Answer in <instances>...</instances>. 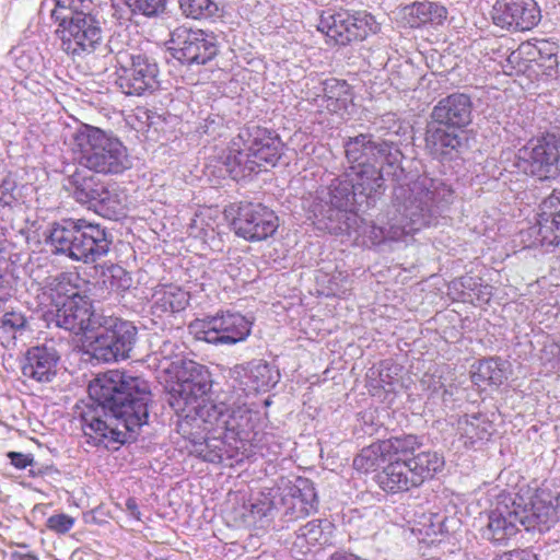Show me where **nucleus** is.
Returning a JSON list of instances; mask_svg holds the SVG:
<instances>
[{
  "label": "nucleus",
  "mask_w": 560,
  "mask_h": 560,
  "mask_svg": "<svg viewBox=\"0 0 560 560\" xmlns=\"http://www.w3.org/2000/svg\"><path fill=\"white\" fill-rule=\"evenodd\" d=\"M92 400L79 413L88 443L108 448L125 443L129 433L148 422L152 394L149 383L127 371L110 370L90 385Z\"/></svg>",
  "instance_id": "f257e3e1"
},
{
  "label": "nucleus",
  "mask_w": 560,
  "mask_h": 560,
  "mask_svg": "<svg viewBox=\"0 0 560 560\" xmlns=\"http://www.w3.org/2000/svg\"><path fill=\"white\" fill-rule=\"evenodd\" d=\"M454 191L443 180L420 176L408 188H400L396 198H404L399 226H392L386 237L398 241L428 226L431 220L453 201Z\"/></svg>",
  "instance_id": "f03ea898"
},
{
  "label": "nucleus",
  "mask_w": 560,
  "mask_h": 560,
  "mask_svg": "<svg viewBox=\"0 0 560 560\" xmlns=\"http://www.w3.org/2000/svg\"><path fill=\"white\" fill-rule=\"evenodd\" d=\"M47 243L54 247L55 253L89 264L108 254L113 235L98 223L68 219L51 224Z\"/></svg>",
  "instance_id": "7ed1b4c3"
},
{
  "label": "nucleus",
  "mask_w": 560,
  "mask_h": 560,
  "mask_svg": "<svg viewBox=\"0 0 560 560\" xmlns=\"http://www.w3.org/2000/svg\"><path fill=\"white\" fill-rule=\"evenodd\" d=\"M212 387L211 374L208 369L195 361H183L177 372V383L167 394V404L176 413L177 432L190 434V420L198 422L199 411L208 402V394Z\"/></svg>",
  "instance_id": "20e7f679"
},
{
  "label": "nucleus",
  "mask_w": 560,
  "mask_h": 560,
  "mask_svg": "<svg viewBox=\"0 0 560 560\" xmlns=\"http://www.w3.org/2000/svg\"><path fill=\"white\" fill-rule=\"evenodd\" d=\"M73 150L82 166L103 175L121 174L131 166L127 148L122 142L89 125H82L72 135Z\"/></svg>",
  "instance_id": "39448f33"
},
{
  "label": "nucleus",
  "mask_w": 560,
  "mask_h": 560,
  "mask_svg": "<svg viewBox=\"0 0 560 560\" xmlns=\"http://www.w3.org/2000/svg\"><path fill=\"white\" fill-rule=\"evenodd\" d=\"M51 18L60 21L58 32L63 51L73 58L102 57L98 69H107L106 58L116 51L118 45L114 37H110L107 44L103 43L101 24L91 13L62 15L52 10Z\"/></svg>",
  "instance_id": "423d86ee"
},
{
  "label": "nucleus",
  "mask_w": 560,
  "mask_h": 560,
  "mask_svg": "<svg viewBox=\"0 0 560 560\" xmlns=\"http://www.w3.org/2000/svg\"><path fill=\"white\" fill-rule=\"evenodd\" d=\"M96 319L97 323L91 331L95 334L92 343L94 358L103 362L129 358L137 339L136 326L105 312Z\"/></svg>",
  "instance_id": "0eeeda50"
},
{
  "label": "nucleus",
  "mask_w": 560,
  "mask_h": 560,
  "mask_svg": "<svg viewBox=\"0 0 560 560\" xmlns=\"http://www.w3.org/2000/svg\"><path fill=\"white\" fill-rule=\"evenodd\" d=\"M343 147L346 159L351 166H385L393 170V177H398V173L402 172V153L393 141L372 133H360L350 137Z\"/></svg>",
  "instance_id": "6e6552de"
},
{
  "label": "nucleus",
  "mask_w": 560,
  "mask_h": 560,
  "mask_svg": "<svg viewBox=\"0 0 560 560\" xmlns=\"http://www.w3.org/2000/svg\"><path fill=\"white\" fill-rule=\"evenodd\" d=\"M317 28L335 44L345 46L376 34L380 25L373 15L364 11L351 13L346 9H327L320 14Z\"/></svg>",
  "instance_id": "1a4fd4ad"
},
{
  "label": "nucleus",
  "mask_w": 560,
  "mask_h": 560,
  "mask_svg": "<svg viewBox=\"0 0 560 560\" xmlns=\"http://www.w3.org/2000/svg\"><path fill=\"white\" fill-rule=\"evenodd\" d=\"M114 54L119 66L116 84L124 94L142 96L158 89L159 68L153 60L119 47Z\"/></svg>",
  "instance_id": "9d476101"
},
{
  "label": "nucleus",
  "mask_w": 560,
  "mask_h": 560,
  "mask_svg": "<svg viewBox=\"0 0 560 560\" xmlns=\"http://www.w3.org/2000/svg\"><path fill=\"white\" fill-rule=\"evenodd\" d=\"M203 423V431L219 432L226 440L247 441L252 431V412L245 406L231 407L224 401L208 402L199 411L197 425Z\"/></svg>",
  "instance_id": "9b49d317"
},
{
  "label": "nucleus",
  "mask_w": 560,
  "mask_h": 560,
  "mask_svg": "<svg viewBox=\"0 0 560 560\" xmlns=\"http://www.w3.org/2000/svg\"><path fill=\"white\" fill-rule=\"evenodd\" d=\"M188 329L197 340L213 345H235L249 336L252 323L240 313L225 312L195 319Z\"/></svg>",
  "instance_id": "f8f14e48"
},
{
  "label": "nucleus",
  "mask_w": 560,
  "mask_h": 560,
  "mask_svg": "<svg viewBox=\"0 0 560 560\" xmlns=\"http://www.w3.org/2000/svg\"><path fill=\"white\" fill-rule=\"evenodd\" d=\"M518 160L524 172L539 178H551L560 175V136L547 133L535 143L518 150Z\"/></svg>",
  "instance_id": "ddd939ff"
},
{
  "label": "nucleus",
  "mask_w": 560,
  "mask_h": 560,
  "mask_svg": "<svg viewBox=\"0 0 560 560\" xmlns=\"http://www.w3.org/2000/svg\"><path fill=\"white\" fill-rule=\"evenodd\" d=\"M170 43L173 56L183 63L205 65L217 55L214 37L202 30L179 26L172 32Z\"/></svg>",
  "instance_id": "4468645a"
},
{
  "label": "nucleus",
  "mask_w": 560,
  "mask_h": 560,
  "mask_svg": "<svg viewBox=\"0 0 560 560\" xmlns=\"http://www.w3.org/2000/svg\"><path fill=\"white\" fill-rule=\"evenodd\" d=\"M104 311L95 312L89 295L68 303L55 304L45 313V320L77 335L91 332L97 323L96 317Z\"/></svg>",
  "instance_id": "2eb2a0df"
},
{
  "label": "nucleus",
  "mask_w": 560,
  "mask_h": 560,
  "mask_svg": "<svg viewBox=\"0 0 560 560\" xmlns=\"http://www.w3.org/2000/svg\"><path fill=\"white\" fill-rule=\"evenodd\" d=\"M236 235L249 242H259L272 236L279 226L276 213L261 203H241L232 221Z\"/></svg>",
  "instance_id": "dca6fc26"
},
{
  "label": "nucleus",
  "mask_w": 560,
  "mask_h": 560,
  "mask_svg": "<svg viewBox=\"0 0 560 560\" xmlns=\"http://www.w3.org/2000/svg\"><path fill=\"white\" fill-rule=\"evenodd\" d=\"M282 509L288 522L306 517L317 509V494L314 485L306 478H299L293 485L284 487L279 493V501L275 499L264 510L266 515L270 509Z\"/></svg>",
  "instance_id": "f3484780"
},
{
  "label": "nucleus",
  "mask_w": 560,
  "mask_h": 560,
  "mask_svg": "<svg viewBox=\"0 0 560 560\" xmlns=\"http://www.w3.org/2000/svg\"><path fill=\"white\" fill-rule=\"evenodd\" d=\"M60 351L54 340L30 347L21 362L22 375L38 384L51 383L58 373Z\"/></svg>",
  "instance_id": "a211bd4d"
},
{
  "label": "nucleus",
  "mask_w": 560,
  "mask_h": 560,
  "mask_svg": "<svg viewBox=\"0 0 560 560\" xmlns=\"http://www.w3.org/2000/svg\"><path fill=\"white\" fill-rule=\"evenodd\" d=\"M495 25L513 32L534 28L540 21V10L534 0H498L493 5Z\"/></svg>",
  "instance_id": "6ab92c4d"
},
{
  "label": "nucleus",
  "mask_w": 560,
  "mask_h": 560,
  "mask_svg": "<svg viewBox=\"0 0 560 560\" xmlns=\"http://www.w3.org/2000/svg\"><path fill=\"white\" fill-rule=\"evenodd\" d=\"M359 198V207H371L385 192V175L393 176V170L385 166H350L346 172Z\"/></svg>",
  "instance_id": "aec40b11"
},
{
  "label": "nucleus",
  "mask_w": 560,
  "mask_h": 560,
  "mask_svg": "<svg viewBox=\"0 0 560 560\" xmlns=\"http://www.w3.org/2000/svg\"><path fill=\"white\" fill-rule=\"evenodd\" d=\"M513 510L520 524L525 526L527 530H547L557 520L552 495L544 490L537 491L524 504L514 501Z\"/></svg>",
  "instance_id": "412c9836"
},
{
  "label": "nucleus",
  "mask_w": 560,
  "mask_h": 560,
  "mask_svg": "<svg viewBox=\"0 0 560 560\" xmlns=\"http://www.w3.org/2000/svg\"><path fill=\"white\" fill-rule=\"evenodd\" d=\"M424 142V148L432 158L445 161L452 160L463 151L467 144V137L464 130L433 121L427 128Z\"/></svg>",
  "instance_id": "4be33fe9"
},
{
  "label": "nucleus",
  "mask_w": 560,
  "mask_h": 560,
  "mask_svg": "<svg viewBox=\"0 0 560 560\" xmlns=\"http://www.w3.org/2000/svg\"><path fill=\"white\" fill-rule=\"evenodd\" d=\"M252 161L257 168L275 166L282 155L283 143L278 135L260 127H255L243 133Z\"/></svg>",
  "instance_id": "5701e85b"
},
{
  "label": "nucleus",
  "mask_w": 560,
  "mask_h": 560,
  "mask_svg": "<svg viewBox=\"0 0 560 560\" xmlns=\"http://www.w3.org/2000/svg\"><path fill=\"white\" fill-rule=\"evenodd\" d=\"M472 103L464 93L443 97L433 107L431 117L435 124L463 130L471 122Z\"/></svg>",
  "instance_id": "b1692460"
},
{
  "label": "nucleus",
  "mask_w": 560,
  "mask_h": 560,
  "mask_svg": "<svg viewBox=\"0 0 560 560\" xmlns=\"http://www.w3.org/2000/svg\"><path fill=\"white\" fill-rule=\"evenodd\" d=\"M536 242L545 246L560 244V190L555 189L540 205L537 223L530 228Z\"/></svg>",
  "instance_id": "393cba45"
},
{
  "label": "nucleus",
  "mask_w": 560,
  "mask_h": 560,
  "mask_svg": "<svg viewBox=\"0 0 560 560\" xmlns=\"http://www.w3.org/2000/svg\"><path fill=\"white\" fill-rule=\"evenodd\" d=\"M314 215L320 229L335 235L358 232L361 223L354 210L335 207L319 200L314 205Z\"/></svg>",
  "instance_id": "a878e982"
},
{
  "label": "nucleus",
  "mask_w": 560,
  "mask_h": 560,
  "mask_svg": "<svg viewBox=\"0 0 560 560\" xmlns=\"http://www.w3.org/2000/svg\"><path fill=\"white\" fill-rule=\"evenodd\" d=\"M230 375L238 382L240 388L244 392L267 390L275 386L279 378V373L269 363L261 360L247 365H235Z\"/></svg>",
  "instance_id": "bb28decb"
},
{
  "label": "nucleus",
  "mask_w": 560,
  "mask_h": 560,
  "mask_svg": "<svg viewBox=\"0 0 560 560\" xmlns=\"http://www.w3.org/2000/svg\"><path fill=\"white\" fill-rule=\"evenodd\" d=\"M548 50L549 65L547 69H553L558 65L555 44L547 40H541L538 44L522 43L516 50H513L506 58L505 63L502 66L503 71L508 75H516L524 73L528 63L536 60L537 52Z\"/></svg>",
  "instance_id": "cd10ccee"
},
{
  "label": "nucleus",
  "mask_w": 560,
  "mask_h": 560,
  "mask_svg": "<svg viewBox=\"0 0 560 560\" xmlns=\"http://www.w3.org/2000/svg\"><path fill=\"white\" fill-rule=\"evenodd\" d=\"M89 282L78 272H62L48 279L46 289L51 300V305L68 303L88 295Z\"/></svg>",
  "instance_id": "c85d7f7f"
},
{
  "label": "nucleus",
  "mask_w": 560,
  "mask_h": 560,
  "mask_svg": "<svg viewBox=\"0 0 560 560\" xmlns=\"http://www.w3.org/2000/svg\"><path fill=\"white\" fill-rule=\"evenodd\" d=\"M514 510L508 505L502 509L497 508L490 511L488 523L480 529V535L493 544L502 545L511 537L516 535L520 524Z\"/></svg>",
  "instance_id": "c756f323"
},
{
  "label": "nucleus",
  "mask_w": 560,
  "mask_h": 560,
  "mask_svg": "<svg viewBox=\"0 0 560 560\" xmlns=\"http://www.w3.org/2000/svg\"><path fill=\"white\" fill-rule=\"evenodd\" d=\"M378 486L386 492L397 493L419 487L407 460H387L377 475Z\"/></svg>",
  "instance_id": "7c9ffc66"
},
{
  "label": "nucleus",
  "mask_w": 560,
  "mask_h": 560,
  "mask_svg": "<svg viewBox=\"0 0 560 560\" xmlns=\"http://www.w3.org/2000/svg\"><path fill=\"white\" fill-rule=\"evenodd\" d=\"M492 434L491 422L482 415H465L457 420L456 439L465 448L488 441Z\"/></svg>",
  "instance_id": "2f4dec72"
},
{
  "label": "nucleus",
  "mask_w": 560,
  "mask_h": 560,
  "mask_svg": "<svg viewBox=\"0 0 560 560\" xmlns=\"http://www.w3.org/2000/svg\"><path fill=\"white\" fill-rule=\"evenodd\" d=\"M91 171H77L69 177V185L74 199L82 203L94 207L97 199L104 194L106 185Z\"/></svg>",
  "instance_id": "473e14b6"
},
{
  "label": "nucleus",
  "mask_w": 560,
  "mask_h": 560,
  "mask_svg": "<svg viewBox=\"0 0 560 560\" xmlns=\"http://www.w3.org/2000/svg\"><path fill=\"white\" fill-rule=\"evenodd\" d=\"M190 434L185 435L183 432H178L184 439L191 443L189 453L202 458L205 462L221 463L223 456L221 447L222 441L217 438L207 439L201 435L203 423L197 425L192 420H190Z\"/></svg>",
  "instance_id": "72a5a7b5"
},
{
  "label": "nucleus",
  "mask_w": 560,
  "mask_h": 560,
  "mask_svg": "<svg viewBox=\"0 0 560 560\" xmlns=\"http://www.w3.org/2000/svg\"><path fill=\"white\" fill-rule=\"evenodd\" d=\"M189 293L175 284L160 287L153 294V313H178L189 304Z\"/></svg>",
  "instance_id": "f704fd0d"
},
{
  "label": "nucleus",
  "mask_w": 560,
  "mask_h": 560,
  "mask_svg": "<svg viewBox=\"0 0 560 560\" xmlns=\"http://www.w3.org/2000/svg\"><path fill=\"white\" fill-rule=\"evenodd\" d=\"M318 200L354 211L355 207L359 206V198L354 195V189L346 174L332 179L330 185L320 191Z\"/></svg>",
  "instance_id": "c9c22d12"
},
{
  "label": "nucleus",
  "mask_w": 560,
  "mask_h": 560,
  "mask_svg": "<svg viewBox=\"0 0 560 560\" xmlns=\"http://www.w3.org/2000/svg\"><path fill=\"white\" fill-rule=\"evenodd\" d=\"M447 11L434 2H416L405 8V18L410 27L425 24L439 25L446 19Z\"/></svg>",
  "instance_id": "e433bc0d"
},
{
  "label": "nucleus",
  "mask_w": 560,
  "mask_h": 560,
  "mask_svg": "<svg viewBox=\"0 0 560 560\" xmlns=\"http://www.w3.org/2000/svg\"><path fill=\"white\" fill-rule=\"evenodd\" d=\"M255 161H252L247 147L245 145L244 135L240 133L229 148L224 158V165L233 176L245 175L255 172Z\"/></svg>",
  "instance_id": "4c0bfd02"
},
{
  "label": "nucleus",
  "mask_w": 560,
  "mask_h": 560,
  "mask_svg": "<svg viewBox=\"0 0 560 560\" xmlns=\"http://www.w3.org/2000/svg\"><path fill=\"white\" fill-rule=\"evenodd\" d=\"M323 92L326 108L332 113L347 109L348 105L352 102V89L345 80L336 78L326 79L323 82Z\"/></svg>",
  "instance_id": "58836bf2"
},
{
  "label": "nucleus",
  "mask_w": 560,
  "mask_h": 560,
  "mask_svg": "<svg viewBox=\"0 0 560 560\" xmlns=\"http://www.w3.org/2000/svg\"><path fill=\"white\" fill-rule=\"evenodd\" d=\"M407 463L418 486H421L425 479L432 478L442 470L444 458L436 452L427 451L413 455Z\"/></svg>",
  "instance_id": "ea45409f"
},
{
  "label": "nucleus",
  "mask_w": 560,
  "mask_h": 560,
  "mask_svg": "<svg viewBox=\"0 0 560 560\" xmlns=\"http://www.w3.org/2000/svg\"><path fill=\"white\" fill-rule=\"evenodd\" d=\"M504 362L500 359L490 358L480 361L477 365L472 366L471 381L477 386L485 384L501 385L506 380V370Z\"/></svg>",
  "instance_id": "a19ab883"
},
{
  "label": "nucleus",
  "mask_w": 560,
  "mask_h": 560,
  "mask_svg": "<svg viewBox=\"0 0 560 560\" xmlns=\"http://www.w3.org/2000/svg\"><path fill=\"white\" fill-rule=\"evenodd\" d=\"M383 444L387 460H410L422 443L418 436L408 434L383 440Z\"/></svg>",
  "instance_id": "79ce46f5"
},
{
  "label": "nucleus",
  "mask_w": 560,
  "mask_h": 560,
  "mask_svg": "<svg viewBox=\"0 0 560 560\" xmlns=\"http://www.w3.org/2000/svg\"><path fill=\"white\" fill-rule=\"evenodd\" d=\"M386 462L387 453L385 452L383 441H378L361 450L353 459V467L358 471L366 474L376 470Z\"/></svg>",
  "instance_id": "37998d69"
},
{
  "label": "nucleus",
  "mask_w": 560,
  "mask_h": 560,
  "mask_svg": "<svg viewBox=\"0 0 560 560\" xmlns=\"http://www.w3.org/2000/svg\"><path fill=\"white\" fill-rule=\"evenodd\" d=\"M102 284L108 292L122 293L131 287L132 278L121 266L112 265L103 271Z\"/></svg>",
  "instance_id": "c03bdc74"
},
{
  "label": "nucleus",
  "mask_w": 560,
  "mask_h": 560,
  "mask_svg": "<svg viewBox=\"0 0 560 560\" xmlns=\"http://www.w3.org/2000/svg\"><path fill=\"white\" fill-rule=\"evenodd\" d=\"M179 7L191 19H207L219 11L215 0H179Z\"/></svg>",
  "instance_id": "a18cd8bd"
},
{
  "label": "nucleus",
  "mask_w": 560,
  "mask_h": 560,
  "mask_svg": "<svg viewBox=\"0 0 560 560\" xmlns=\"http://www.w3.org/2000/svg\"><path fill=\"white\" fill-rule=\"evenodd\" d=\"M94 208L102 212L103 215L113 218L120 214L124 210L122 199L115 190L104 188V194L97 199Z\"/></svg>",
  "instance_id": "49530a36"
},
{
  "label": "nucleus",
  "mask_w": 560,
  "mask_h": 560,
  "mask_svg": "<svg viewBox=\"0 0 560 560\" xmlns=\"http://www.w3.org/2000/svg\"><path fill=\"white\" fill-rule=\"evenodd\" d=\"M131 13H140L145 16H153L163 12L165 0H124Z\"/></svg>",
  "instance_id": "de8ad7c7"
},
{
  "label": "nucleus",
  "mask_w": 560,
  "mask_h": 560,
  "mask_svg": "<svg viewBox=\"0 0 560 560\" xmlns=\"http://www.w3.org/2000/svg\"><path fill=\"white\" fill-rule=\"evenodd\" d=\"M26 327L27 318L22 312H5L0 318V330L4 332H22L26 329Z\"/></svg>",
  "instance_id": "09e8293b"
},
{
  "label": "nucleus",
  "mask_w": 560,
  "mask_h": 560,
  "mask_svg": "<svg viewBox=\"0 0 560 560\" xmlns=\"http://www.w3.org/2000/svg\"><path fill=\"white\" fill-rule=\"evenodd\" d=\"M59 14L73 15L80 12H89L94 4V0H54Z\"/></svg>",
  "instance_id": "8fccbe9b"
},
{
  "label": "nucleus",
  "mask_w": 560,
  "mask_h": 560,
  "mask_svg": "<svg viewBox=\"0 0 560 560\" xmlns=\"http://www.w3.org/2000/svg\"><path fill=\"white\" fill-rule=\"evenodd\" d=\"M323 537V521L313 520L298 530V538L304 539L308 545H315Z\"/></svg>",
  "instance_id": "3c124183"
},
{
  "label": "nucleus",
  "mask_w": 560,
  "mask_h": 560,
  "mask_svg": "<svg viewBox=\"0 0 560 560\" xmlns=\"http://www.w3.org/2000/svg\"><path fill=\"white\" fill-rule=\"evenodd\" d=\"M74 524V518L67 514H56L47 520V527L58 534L68 533Z\"/></svg>",
  "instance_id": "603ef678"
},
{
  "label": "nucleus",
  "mask_w": 560,
  "mask_h": 560,
  "mask_svg": "<svg viewBox=\"0 0 560 560\" xmlns=\"http://www.w3.org/2000/svg\"><path fill=\"white\" fill-rule=\"evenodd\" d=\"M264 7L258 0H248L242 5V10L246 14V19L250 21L264 13Z\"/></svg>",
  "instance_id": "864d4df0"
},
{
  "label": "nucleus",
  "mask_w": 560,
  "mask_h": 560,
  "mask_svg": "<svg viewBox=\"0 0 560 560\" xmlns=\"http://www.w3.org/2000/svg\"><path fill=\"white\" fill-rule=\"evenodd\" d=\"M497 560H537V557L529 550L517 549L504 552Z\"/></svg>",
  "instance_id": "5fc2aeb1"
},
{
  "label": "nucleus",
  "mask_w": 560,
  "mask_h": 560,
  "mask_svg": "<svg viewBox=\"0 0 560 560\" xmlns=\"http://www.w3.org/2000/svg\"><path fill=\"white\" fill-rule=\"evenodd\" d=\"M8 456L11 459V464L18 469H24L34 462L32 456L23 453L10 452Z\"/></svg>",
  "instance_id": "6e6d98bb"
},
{
  "label": "nucleus",
  "mask_w": 560,
  "mask_h": 560,
  "mask_svg": "<svg viewBox=\"0 0 560 560\" xmlns=\"http://www.w3.org/2000/svg\"><path fill=\"white\" fill-rule=\"evenodd\" d=\"M329 560H366L353 553L338 551L330 556Z\"/></svg>",
  "instance_id": "4d7b16f0"
},
{
  "label": "nucleus",
  "mask_w": 560,
  "mask_h": 560,
  "mask_svg": "<svg viewBox=\"0 0 560 560\" xmlns=\"http://www.w3.org/2000/svg\"><path fill=\"white\" fill-rule=\"evenodd\" d=\"M127 510L130 512V514L136 517L137 520H140V511L138 509V504L135 499H128L126 502Z\"/></svg>",
  "instance_id": "13d9d810"
},
{
  "label": "nucleus",
  "mask_w": 560,
  "mask_h": 560,
  "mask_svg": "<svg viewBox=\"0 0 560 560\" xmlns=\"http://www.w3.org/2000/svg\"><path fill=\"white\" fill-rule=\"evenodd\" d=\"M546 351H549L551 354L557 355L556 357V363L553 366L560 368V345L558 343H551L546 348Z\"/></svg>",
  "instance_id": "bf43d9fd"
},
{
  "label": "nucleus",
  "mask_w": 560,
  "mask_h": 560,
  "mask_svg": "<svg viewBox=\"0 0 560 560\" xmlns=\"http://www.w3.org/2000/svg\"><path fill=\"white\" fill-rule=\"evenodd\" d=\"M534 61L537 62L539 66L547 68V66L549 65L548 50L542 49L541 52H537L536 60Z\"/></svg>",
  "instance_id": "052dcab7"
},
{
  "label": "nucleus",
  "mask_w": 560,
  "mask_h": 560,
  "mask_svg": "<svg viewBox=\"0 0 560 560\" xmlns=\"http://www.w3.org/2000/svg\"><path fill=\"white\" fill-rule=\"evenodd\" d=\"M21 560H36V557H33L31 555H19Z\"/></svg>",
  "instance_id": "680f3d73"
},
{
  "label": "nucleus",
  "mask_w": 560,
  "mask_h": 560,
  "mask_svg": "<svg viewBox=\"0 0 560 560\" xmlns=\"http://www.w3.org/2000/svg\"><path fill=\"white\" fill-rule=\"evenodd\" d=\"M378 232H380V234H382V235L384 234V232H383V230H382V229H378Z\"/></svg>",
  "instance_id": "e2e57ef3"
}]
</instances>
